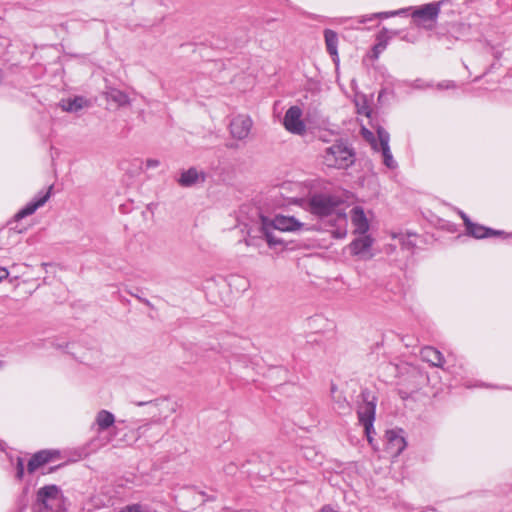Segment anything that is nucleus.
<instances>
[{
	"instance_id": "nucleus-1",
	"label": "nucleus",
	"mask_w": 512,
	"mask_h": 512,
	"mask_svg": "<svg viewBox=\"0 0 512 512\" xmlns=\"http://www.w3.org/2000/svg\"><path fill=\"white\" fill-rule=\"evenodd\" d=\"M342 206V200L330 194H315L309 200L310 212L326 220L331 227V235L336 239L345 238L347 235L348 219Z\"/></svg>"
},
{
	"instance_id": "nucleus-2",
	"label": "nucleus",
	"mask_w": 512,
	"mask_h": 512,
	"mask_svg": "<svg viewBox=\"0 0 512 512\" xmlns=\"http://www.w3.org/2000/svg\"><path fill=\"white\" fill-rule=\"evenodd\" d=\"M64 501L60 488L46 485L37 491L35 512H59Z\"/></svg>"
},
{
	"instance_id": "nucleus-3",
	"label": "nucleus",
	"mask_w": 512,
	"mask_h": 512,
	"mask_svg": "<svg viewBox=\"0 0 512 512\" xmlns=\"http://www.w3.org/2000/svg\"><path fill=\"white\" fill-rule=\"evenodd\" d=\"M360 397L362 402L357 409L358 419L371 443V432L373 431V423L375 420L377 397L368 389L362 390Z\"/></svg>"
},
{
	"instance_id": "nucleus-4",
	"label": "nucleus",
	"mask_w": 512,
	"mask_h": 512,
	"mask_svg": "<svg viewBox=\"0 0 512 512\" xmlns=\"http://www.w3.org/2000/svg\"><path fill=\"white\" fill-rule=\"evenodd\" d=\"M324 163L328 167L345 169L354 163V153L342 142H337L325 150Z\"/></svg>"
},
{
	"instance_id": "nucleus-5",
	"label": "nucleus",
	"mask_w": 512,
	"mask_h": 512,
	"mask_svg": "<svg viewBox=\"0 0 512 512\" xmlns=\"http://www.w3.org/2000/svg\"><path fill=\"white\" fill-rule=\"evenodd\" d=\"M363 134L365 135V137L372 140L371 144H372V147L374 150L381 151L382 157H383V163L390 169L395 168L397 166V164H396V161L393 159L392 153L390 151L389 133L386 130H384L383 128L379 127L377 129V137H378L377 140H375L373 138V134L366 129H363Z\"/></svg>"
},
{
	"instance_id": "nucleus-6",
	"label": "nucleus",
	"mask_w": 512,
	"mask_h": 512,
	"mask_svg": "<svg viewBox=\"0 0 512 512\" xmlns=\"http://www.w3.org/2000/svg\"><path fill=\"white\" fill-rule=\"evenodd\" d=\"M136 406H149V414L152 415L157 424L162 425L164 421L176 411L175 403L168 399H156L154 401L134 402Z\"/></svg>"
},
{
	"instance_id": "nucleus-7",
	"label": "nucleus",
	"mask_w": 512,
	"mask_h": 512,
	"mask_svg": "<svg viewBox=\"0 0 512 512\" xmlns=\"http://www.w3.org/2000/svg\"><path fill=\"white\" fill-rule=\"evenodd\" d=\"M253 126L249 115L239 114L234 116L229 124L230 134L234 139L245 140L248 138Z\"/></svg>"
},
{
	"instance_id": "nucleus-8",
	"label": "nucleus",
	"mask_w": 512,
	"mask_h": 512,
	"mask_svg": "<svg viewBox=\"0 0 512 512\" xmlns=\"http://www.w3.org/2000/svg\"><path fill=\"white\" fill-rule=\"evenodd\" d=\"M302 110L298 106L290 107L284 116L283 125L287 131L302 135L306 131V126L301 119Z\"/></svg>"
},
{
	"instance_id": "nucleus-9",
	"label": "nucleus",
	"mask_w": 512,
	"mask_h": 512,
	"mask_svg": "<svg viewBox=\"0 0 512 512\" xmlns=\"http://www.w3.org/2000/svg\"><path fill=\"white\" fill-rule=\"evenodd\" d=\"M440 13V2L428 3L416 8L412 13V18L418 24L426 22H435Z\"/></svg>"
},
{
	"instance_id": "nucleus-10",
	"label": "nucleus",
	"mask_w": 512,
	"mask_h": 512,
	"mask_svg": "<svg viewBox=\"0 0 512 512\" xmlns=\"http://www.w3.org/2000/svg\"><path fill=\"white\" fill-rule=\"evenodd\" d=\"M270 226L281 232H295L302 230L305 226L293 216L276 215L272 220H269Z\"/></svg>"
},
{
	"instance_id": "nucleus-11",
	"label": "nucleus",
	"mask_w": 512,
	"mask_h": 512,
	"mask_svg": "<svg viewBox=\"0 0 512 512\" xmlns=\"http://www.w3.org/2000/svg\"><path fill=\"white\" fill-rule=\"evenodd\" d=\"M138 438H144L147 445H154L163 436V427L155 422L147 423L137 429Z\"/></svg>"
},
{
	"instance_id": "nucleus-12",
	"label": "nucleus",
	"mask_w": 512,
	"mask_h": 512,
	"mask_svg": "<svg viewBox=\"0 0 512 512\" xmlns=\"http://www.w3.org/2000/svg\"><path fill=\"white\" fill-rule=\"evenodd\" d=\"M52 188L53 186H50L47 191L40 192L33 201L29 202L25 207L16 213L15 219H23L29 215H32L38 208L42 207L49 200Z\"/></svg>"
},
{
	"instance_id": "nucleus-13",
	"label": "nucleus",
	"mask_w": 512,
	"mask_h": 512,
	"mask_svg": "<svg viewBox=\"0 0 512 512\" xmlns=\"http://www.w3.org/2000/svg\"><path fill=\"white\" fill-rule=\"evenodd\" d=\"M372 243L373 240L367 235L356 238L350 244L351 253L353 255L359 256L362 259H368L372 256L370 253Z\"/></svg>"
},
{
	"instance_id": "nucleus-14",
	"label": "nucleus",
	"mask_w": 512,
	"mask_h": 512,
	"mask_svg": "<svg viewBox=\"0 0 512 512\" xmlns=\"http://www.w3.org/2000/svg\"><path fill=\"white\" fill-rule=\"evenodd\" d=\"M206 179L204 172L197 170L194 167L182 171L178 178V184L182 187H192L199 183H203Z\"/></svg>"
},
{
	"instance_id": "nucleus-15",
	"label": "nucleus",
	"mask_w": 512,
	"mask_h": 512,
	"mask_svg": "<svg viewBox=\"0 0 512 512\" xmlns=\"http://www.w3.org/2000/svg\"><path fill=\"white\" fill-rule=\"evenodd\" d=\"M461 217L466 226L467 233L475 238L480 239L492 235H498L501 233L500 231H494L490 228H486L482 225L471 222L470 219L464 213L461 214Z\"/></svg>"
},
{
	"instance_id": "nucleus-16",
	"label": "nucleus",
	"mask_w": 512,
	"mask_h": 512,
	"mask_svg": "<svg viewBox=\"0 0 512 512\" xmlns=\"http://www.w3.org/2000/svg\"><path fill=\"white\" fill-rule=\"evenodd\" d=\"M116 422L115 416L108 410L101 409L95 415L93 427L98 433L109 430Z\"/></svg>"
},
{
	"instance_id": "nucleus-17",
	"label": "nucleus",
	"mask_w": 512,
	"mask_h": 512,
	"mask_svg": "<svg viewBox=\"0 0 512 512\" xmlns=\"http://www.w3.org/2000/svg\"><path fill=\"white\" fill-rule=\"evenodd\" d=\"M90 101L83 96H75L74 98L62 99L59 106L65 112H78L79 110L89 107Z\"/></svg>"
},
{
	"instance_id": "nucleus-18",
	"label": "nucleus",
	"mask_w": 512,
	"mask_h": 512,
	"mask_svg": "<svg viewBox=\"0 0 512 512\" xmlns=\"http://www.w3.org/2000/svg\"><path fill=\"white\" fill-rule=\"evenodd\" d=\"M351 221L356 233L365 234L368 231L369 223L361 207L356 206L352 208Z\"/></svg>"
},
{
	"instance_id": "nucleus-19",
	"label": "nucleus",
	"mask_w": 512,
	"mask_h": 512,
	"mask_svg": "<svg viewBox=\"0 0 512 512\" xmlns=\"http://www.w3.org/2000/svg\"><path fill=\"white\" fill-rule=\"evenodd\" d=\"M388 445L393 448H406L408 445L405 432L401 428H393L386 431L385 434Z\"/></svg>"
},
{
	"instance_id": "nucleus-20",
	"label": "nucleus",
	"mask_w": 512,
	"mask_h": 512,
	"mask_svg": "<svg viewBox=\"0 0 512 512\" xmlns=\"http://www.w3.org/2000/svg\"><path fill=\"white\" fill-rule=\"evenodd\" d=\"M54 458V454L49 450H39L35 453L32 458L28 462V471L29 473H33L40 466L44 465L47 462H50Z\"/></svg>"
},
{
	"instance_id": "nucleus-21",
	"label": "nucleus",
	"mask_w": 512,
	"mask_h": 512,
	"mask_svg": "<svg viewBox=\"0 0 512 512\" xmlns=\"http://www.w3.org/2000/svg\"><path fill=\"white\" fill-rule=\"evenodd\" d=\"M104 96L107 101L114 102L117 107L128 106L131 102L129 96L125 92L112 87L107 88L104 92Z\"/></svg>"
},
{
	"instance_id": "nucleus-22",
	"label": "nucleus",
	"mask_w": 512,
	"mask_h": 512,
	"mask_svg": "<svg viewBox=\"0 0 512 512\" xmlns=\"http://www.w3.org/2000/svg\"><path fill=\"white\" fill-rule=\"evenodd\" d=\"M275 230L276 229H274L272 226H270L268 218H265V217L261 218L260 232L262 233L263 237L265 238V240L267 241V243L270 247H275L277 245L282 244V241L275 236V234H274Z\"/></svg>"
},
{
	"instance_id": "nucleus-23",
	"label": "nucleus",
	"mask_w": 512,
	"mask_h": 512,
	"mask_svg": "<svg viewBox=\"0 0 512 512\" xmlns=\"http://www.w3.org/2000/svg\"><path fill=\"white\" fill-rule=\"evenodd\" d=\"M421 358L432 364L433 366L441 367L444 363V358L440 351L433 347H424L420 352Z\"/></svg>"
},
{
	"instance_id": "nucleus-24",
	"label": "nucleus",
	"mask_w": 512,
	"mask_h": 512,
	"mask_svg": "<svg viewBox=\"0 0 512 512\" xmlns=\"http://www.w3.org/2000/svg\"><path fill=\"white\" fill-rule=\"evenodd\" d=\"M325 44L328 53L333 57V60L338 59V35L331 29L324 31Z\"/></svg>"
},
{
	"instance_id": "nucleus-25",
	"label": "nucleus",
	"mask_w": 512,
	"mask_h": 512,
	"mask_svg": "<svg viewBox=\"0 0 512 512\" xmlns=\"http://www.w3.org/2000/svg\"><path fill=\"white\" fill-rule=\"evenodd\" d=\"M331 393H332L333 401L337 405L338 410L344 411V410H348L350 408L349 403L346 400V398L344 396H342V394H340V393L337 394V390L334 385L331 387Z\"/></svg>"
},
{
	"instance_id": "nucleus-26",
	"label": "nucleus",
	"mask_w": 512,
	"mask_h": 512,
	"mask_svg": "<svg viewBox=\"0 0 512 512\" xmlns=\"http://www.w3.org/2000/svg\"><path fill=\"white\" fill-rule=\"evenodd\" d=\"M410 86L414 89H428L432 88L433 84L431 82H426L422 79H416L413 82H411Z\"/></svg>"
},
{
	"instance_id": "nucleus-27",
	"label": "nucleus",
	"mask_w": 512,
	"mask_h": 512,
	"mask_svg": "<svg viewBox=\"0 0 512 512\" xmlns=\"http://www.w3.org/2000/svg\"><path fill=\"white\" fill-rule=\"evenodd\" d=\"M401 11H394V12H381V13H376V14H373L371 17L369 18H363L361 20L362 23L366 22L367 20H372L373 18H376V17H381V18H388L390 16H394V15H397L399 14Z\"/></svg>"
},
{
	"instance_id": "nucleus-28",
	"label": "nucleus",
	"mask_w": 512,
	"mask_h": 512,
	"mask_svg": "<svg viewBox=\"0 0 512 512\" xmlns=\"http://www.w3.org/2000/svg\"><path fill=\"white\" fill-rule=\"evenodd\" d=\"M456 87V84L451 80H444L439 82L436 85V88L439 90H445V89H454Z\"/></svg>"
},
{
	"instance_id": "nucleus-29",
	"label": "nucleus",
	"mask_w": 512,
	"mask_h": 512,
	"mask_svg": "<svg viewBox=\"0 0 512 512\" xmlns=\"http://www.w3.org/2000/svg\"><path fill=\"white\" fill-rule=\"evenodd\" d=\"M120 512H144V510L140 504H133L122 508Z\"/></svg>"
},
{
	"instance_id": "nucleus-30",
	"label": "nucleus",
	"mask_w": 512,
	"mask_h": 512,
	"mask_svg": "<svg viewBox=\"0 0 512 512\" xmlns=\"http://www.w3.org/2000/svg\"><path fill=\"white\" fill-rule=\"evenodd\" d=\"M24 475V465H23V460L21 458H18L17 460V473H16V477L21 480L22 477Z\"/></svg>"
},
{
	"instance_id": "nucleus-31",
	"label": "nucleus",
	"mask_w": 512,
	"mask_h": 512,
	"mask_svg": "<svg viewBox=\"0 0 512 512\" xmlns=\"http://www.w3.org/2000/svg\"><path fill=\"white\" fill-rule=\"evenodd\" d=\"M145 165L147 169L156 168L160 165V162L157 159H147Z\"/></svg>"
},
{
	"instance_id": "nucleus-32",
	"label": "nucleus",
	"mask_w": 512,
	"mask_h": 512,
	"mask_svg": "<svg viewBox=\"0 0 512 512\" xmlns=\"http://www.w3.org/2000/svg\"><path fill=\"white\" fill-rule=\"evenodd\" d=\"M358 113L359 114H363V115L369 117L370 113H371V110H370V108L368 106L364 105V106H362L361 108L358 109Z\"/></svg>"
},
{
	"instance_id": "nucleus-33",
	"label": "nucleus",
	"mask_w": 512,
	"mask_h": 512,
	"mask_svg": "<svg viewBox=\"0 0 512 512\" xmlns=\"http://www.w3.org/2000/svg\"><path fill=\"white\" fill-rule=\"evenodd\" d=\"M8 276H9V271L4 267H0V282L4 279H7Z\"/></svg>"
},
{
	"instance_id": "nucleus-34",
	"label": "nucleus",
	"mask_w": 512,
	"mask_h": 512,
	"mask_svg": "<svg viewBox=\"0 0 512 512\" xmlns=\"http://www.w3.org/2000/svg\"><path fill=\"white\" fill-rule=\"evenodd\" d=\"M231 279H232V280H235V281H240V282H242L243 289H246V287H247V281H246V279H245V278H242V277H240V276H232V278H231Z\"/></svg>"
},
{
	"instance_id": "nucleus-35",
	"label": "nucleus",
	"mask_w": 512,
	"mask_h": 512,
	"mask_svg": "<svg viewBox=\"0 0 512 512\" xmlns=\"http://www.w3.org/2000/svg\"><path fill=\"white\" fill-rule=\"evenodd\" d=\"M320 512H337L332 506L325 505L321 508Z\"/></svg>"
},
{
	"instance_id": "nucleus-36",
	"label": "nucleus",
	"mask_w": 512,
	"mask_h": 512,
	"mask_svg": "<svg viewBox=\"0 0 512 512\" xmlns=\"http://www.w3.org/2000/svg\"><path fill=\"white\" fill-rule=\"evenodd\" d=\"M62 465H63V464H59V465H57V466H54V467H52V468L50 469V471H53V470H55V469H57V468H60Z\"/></svg>"
},
{
	"instance_id": "nucleus-37",
	"label": "nucleus",
	"mask_w": 512,
	"mask_h": 512,
	"mask_svg": "<svg viewBox=\"0 0 512 512\" xmlns=\"http://www.w3.org/2000/svg\"><path fill=\"white\" fill-rule=\"evenodd\" d=\"M380 45L375 46V50L380 51V48H378Z\"/></svg>"
},
{
	"instance_id": "nucleus-38",
	"label": "nucleus",
	"mask_w": 512,
	"mask_h": 512,
	"mask_svg": "<svg viewBox=\"0 0 512 512\" xmlns=\"http://www.w3.org/2000/svg\"><path fill=\"white\" fill-rule=\"evenodd\" d=\"M380 45L375 46V50L380 51V48H378Z\"/></svg>"
},
{
	"instance_id": "nucleus-39",
	"label": "nucleus",
	"mask_w": 512,
	"mask_h": 512,
	"mask_svg": "<svg viewBox=\"0 0 512 512\" xmlns=\"http://www.w3.org/2000/svg\"><path fill=\"white\" fill-rule=\"evenodd\" d=\"M2 367V362L0 361V368Z\"/></svg>"
}]
</instances>
